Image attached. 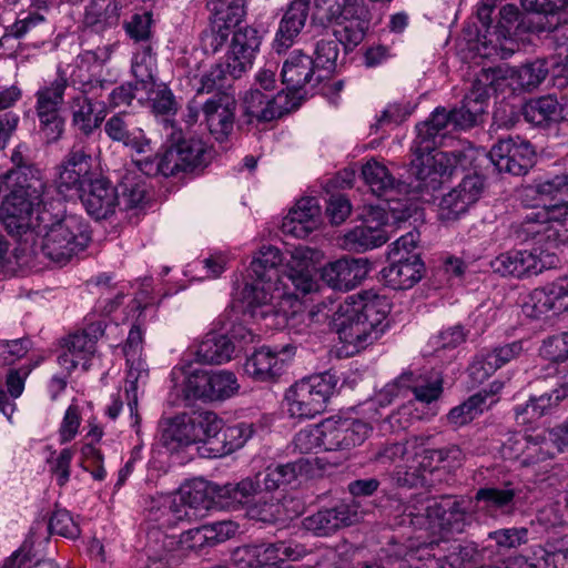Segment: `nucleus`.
Segmentation results:
<instances>
[{
	"label": "nucleus",
	"instance_id": "nucleus-3",
	"mask_svg": "<svg viewBox=\"0 0 568 568\" xmlns=\"http://www.w3.org/2000/svg\"><path fill=\"white\" fill-rule=\"evenodd\" d=\"M34 212L39 225L44 231L41 250L51 261L64 264L88 246L91 235L88 224L81 216L52 215L43 201L34 207Z\"/></svg>",
	"mask_w": 568,
	"mask_h": 568
},
{
	"label": "nucleus",
	"instance_id": "nucleus-58",
	"mask_svg": "<svg viewBox=\"0 0 568 568\" xmlns=\"http://www.w3.org/2000/svg\"><path fill=\"white\" fill-rule=\"evenodd\" d=\"M516 79L518 84L524 90H531L537 88L549 73V60L536 59L520 65L516 71Z\"/></svg>",
	"mask_w": 568,
	"mask_h": 568
},
{
	"label": "nucleus",
	"instance_id": "nucleus-59",
	"mask_svg": "<svg viewBox=\"0 0 568 568\" xmlns=\"http://www.w3.org/2000/svg\"><path fill=\"white\" fill-rule=\"evenodd\" d=\"M566 307L567 305L565 304L557 305L547 287L544 286L530 293L528 301H526L523 306V311L529 317L539 318L549 311H561Z\"/></svg>",
	"mask_w": 568,
	"mask_h": 568
},
{
	"label": "nucleus",
	"instance_id": "nucleus-51",
	"mask_svg": "<svg viewBox=\"0 0 568 568\" xmlns=\"http://www.w3.org/2000/svg\"><path fill=\"white\" fill-rule=\"evenodd\" d=\"M271 99L260 90L246 92L243 99V112L247 123H263L275 119V112L271 110Z\"/></svg>",
	"mask_w": 568,
	"mask_h": 568
},
{
	"label": "nucleus",
	"instance_id": "nucleus-17",
	"mask_svg": "<svg viewBox=\"0 0 568 568\" xmlns=\"http://www.w3.org/2000/svg\"><path fill=\"white\" fill-rule=\"evenodd\" d=\"M402 389L410 390L420 403L430 404L437 400L443 394V377L437 372L418 374L412 371L400 374L394 384L387 385L381 393L383 397L397 396Z\"/></svg>",
	"mask_w": 568,
	"mask_h": 568
},
{
	"label": "nucleus",
	"instance_id": "nucleus-62",
	"mask_svg": "<svg viewBox=\"0 0 568 568\" xmlns=\"http://www.w3.org/2000/svg\"><path fill=\"white\" fill-rule=\"evenodd\" d=\"M39 122V134L45 143L59 141L64 132V118L61 112L36 113Z\"/></svg>",
	"mask_w": 568,
	"mask_h": 568
},
{
	"label": "nucleus",
	"instance_id": "nucleus-21",
	"mask_svg": "<svg viewBox=\"0 0 568 568\" xmlns=\"http://www.w3.org/2000/svg\"><path fill=\"white\" fill-rule=\"evenodd\" d=\"M384 224V212L382 210L372 209L361 225L345 233L343 239L344 248L355 252H365L383 245L387 241Z\"/></svg>",
	"mask_w": 568,
	"mask_h": 568
},
{
	"label": "nucleus",
	"instance_id": "nucleus-20",
	"mask_svg": "<svg viewBox=\"0 0 568 568\" xmlns=\"http://www.w3.org/2000/svg\"><path fill=\"white\" fill-rule=\"evenodd\" d=\"M77 195L95 220L108 219L120 206L119 189L103 176H94Z\"/></svg>",
	"mask_w": 568,
	"mask_h": 568
},
{
	"label": "nucleus",
	"instance_id": "nucleus-10",
	"mask_svg": "<svg viewBox=\"0 0 568 568\" xmlns=\"http://www.w3.org/2000/svg\"><path fill=\"white\" fill-rule=\"evenodd\" d=\"M489 159L499 172L524 175L534 165L535 150L519 136L498 140L489 151Z\"/></svg>",
	"mask_w": 568,
	"mask_h": 568
},
{
	"label": "nucleus",
	"instance_id": "nucleus-53",
	"mask_svg": "<svg viewBox=\"0 0 568 568\" xmlns=\"http://www.w3.org/2000/svg\"><path fill=\"white\" fill-rule=\"evenodd\" d=\"M342 17L345 20L368 26L371 11L365 0H343L341 4L329 6L325 13L328 22L336 21Z\"/></svg>",
	"mask_w": 568,
	"mask_h": 568
},
{
	"label": "nucleus",
	"instance_id": "nucleus-27",
	"mask_svg": "<svg viewBox=\"0 0 568 568\" xmlns=\"http://www.w3.org/2000/svg\"><path fill=\"white\" fill-rule=\"evenodd\" d=\"M357 519L356 510H353L348 505L341 504L306 517L303 525L316 536H328L339 528L353 525Z\"/></svg>",
	"mask_w": 568,
	"mask_h": 568
},
{
	"label": "nucleus",
	"instance_id": "nucleus-38",
	"mask_svg": "<svg viewBox=\"0 0 568 568\" xmlns=\"http://www.w3.org/2000/svg\"><path fill=\"white\" fill-rule=\"evenodd\" d=\"M235 348L227 334L210 332L199 344L195 355L199 363L221 365L232 359Z\"/></svg>",
	"mask_w": 568,
	"mask_h": 568
},
{
	"label": "nucleus",
	"instance_id": "nucleus-15",
	"mask_svg": "<svg viewBox=\"0 0 568 568\" xmlns=\"http://www.w3.org/2000/svg\"><path fill=\"white\" fill-rule=\"evenodd\" d=\"M469 499L457 496H442L430 499L425 507V515L429 521L443 530L463 532L470 514Z\"/></svg>",
	"mask_w": 568,
	"mask_h": 568
},
{
	"label": "nucleus",
	"instance_id": "nucleus-36",
	"mask_svg": "<svg viewBox=\"0 0 568 568\" xmlns=\"http://www.w3.org/2000/svg\"><path fill=\"white\" fill-rule=\"evenodd\" d=\"M452 125L450 111L445 108H436L430 118L416 125L417 136L414 142L418 150H436L446 138V129Z\"/></svg>",
	"mask_w": 568,
	"mask_h": 568
},
{
	"label": "nucleus",
	"instance_id": "nucleus-30",
	"mask_svg": "<svg viewBox=\"0 0 568 568\" xmlns=\"http://www.w3.org/2000/svg\"><path fill=\"white\" fill-rule=\"evenodd\" d=\"M321 209L316 197H303L286 215L283 227L296 237H306L320 225Z\"/></svg>",
	"mask_w": 568,
	"mask_h": 568
},
{
	"label": "nucleus",
	"instance_id": "nucleus-19",
	"mask_svg": "<svg viewBox=\"0 0 568 568\" xmlns=\"http://www.w3.org/2000/svg\"><path fill=\"white\" fill-rule=\"evenodd\" d=\"M210 133L216 141L223 142L234 128L236 100L233 91L213 94L202 106Z\"/></svg>",
	"mask_w": 568,
	"mask_h": 568
},
{
	"label": "nucleus",
	"instance_id": "nucleus-24",
	"mask_svg": "<svg viewBox=\"0 0 568 568\" xmlns=\"http://www.w3.org/2000/svg\"><path fill=\"white\" fill-rule=\"evenodd\" d=\"M390 263L382 272L384 284L393 290H408L423 277L425 265L419 255L388 256Z\"/></svg>",
	"mask_w": 568,
	"mask_h": 568
},
{
	"label": "nucleus",
	"instance_id": "nucleus-42",
	"mask_svg": "<svg viewBox=\"0 0 568 568\" xmlns=\"http://www.w3.org/2000/svg\"><path fill=\"white\" fill-rule=\"evenodd\" d=\"M72 125L83 135L90 136L105 119L104 110L94 111V103L84 95H75L70 102Z\"/></svg>",
	"mask_w": 568,
	"mask_h": 568
},
{
	"label": "nucleus",
	"instance_id": "nucleus-11",
	"mask_svg": "<svg viewBox=\"0 0 568 568\" xmlns=\"http://www.w3.org/2000/svg\"><path fill=\"white\" fill-rule=\"evenodd\" d=\"M205 503V496L200 490H183L179 501L171 496H160L151 500L150 519L161 528H170L191 518L193 510Z\"/></svg>",
	"mask_w": 568,
	"mask_h": 568
},
{
	"label": "nucleus",
	"instance_id": "nucleus-57",
	"mask_svg": "<svg viewBox=\"0 0 568 568\" xmlns=\"http://www.w3.org/2000/svg\"><path fill=\"white\" fill-rule=\"evenodd\" d=\"M338 54L339 48L336 39L326 32L315 43L313 62L318 71L332 73L336 68Z\"/></svg>",
	"mask_w": 568,
	"mask_h": 568
},
{
	"label": "nucleus",
	"instance_id": "nucleus-2",
	"mask_svg": "<svg viewBox=\"0 0 568 568\" xmlns=\"http://www.w3.org/2000/svg\"><path fill=\"white\" fill-rule=\"evenodd\" d=\"M14 168L0 182L9 193L2 201L3 223L11 233H20L31 225L34 207L42 204L47 183L41 171L26 160L20 151L12 153Z\"/></svg>",
	"mask_w": 568,
	"mask_h": 568
},
{
	"label": "nucleus",
	"instance_id": "nucleus-37",
	"mask_svg": "<svg viewBox=\"0 0 568 568\" xmlns=\"http://www.w3.org/2000/svg\"><path fill=\"white\" fill-rule=\"evenodd\" d=\"M517 491L510 484L504 487H483L476 491L475 500L478 510L490 516L509 515L515 509Z\"/></svg>",
	"mask_w": 568,
	"mask_h": 568
},
{
	"label": "nucleus",
	"instance_id": "nucleus-56",
	"mask_svg": "<svg viewBox=\"0 0 568 568\" xmlns=\"http://www.w3.org/2000/svg\"><path fill=\"white\" fill-rule=\"evenodd\" d=\"M276 298H278V302L274 305V312L272 313V316L280 320L275 323L276 325H290L291 322L303 316L304 305L301 300L302 297L297 293L291 291L283 292L276 295Z\"/></svg>",
	"mask_w": 568,
	"mask_h": 568
},
{
	"label": "nucleus",
	"instance_id": "nucleus-41",
	"mask_svg": "<svg viewBox=\"0 0 568 568\" xmlns=\"http://www.w3.org/2000/svg\"><path fill=\"white\" fill-rule=\"evenodd\" d=\"M304 554V548L284 541L256 545L254 568H282L284 561L298 560Z\"/></svg>",
	"mask_w": 568,
	"mask_h": 568
},
{
	"label": "nucleus",
	"instance_id": "nucleus-5",
	"mask_svg": "<svg viewBox=\"0 0 568 568\" xmlns=\"http://www.w3.org/2000/svg\"><path fill=\"white\" fill-rule=\"evenodd\" d=\"M337 383V376L331 372L312 375L296 382L285 394L290 416L302 419L322 414Z\"/></svg>",
	"mask_w": 568,
	"mask_h": 568
},
{
	"label": "nucleus",
	"instance_id": "nucleus-52",
	"mask_svg": "<svg viewBox=\"0 0 568 568\" xmlns=\"http://www.w3.org/2000/svg\"><path fill=\"white\" fill-rule=\"evenodd\" d=\"M568 516L564 511L560 501L551 503L540 508L536 518L530 521L528 527L534 537L548 531L551 528L562 527L567 524Z\"/></svg>",
	"mask_w": 568,
	"mask_h": 568
},
{
	"label": "nucleus",
	"instance_id": "nucleus-35",
	"mask_svg": "<svg viewBox=\"0 0 568 568\" xmlns=\"http://www.w3.org/2000/svg\"><path fill=\"white\" fill-rule=\"evenodd\" d=\"M214 499L222 507L240 509L247 505L253 498L262 493L261 483L256 476L254 478L246 477L237 483H227L222 486H215L213 489Z\"/></svg>",
	"mask_w": 568,
	"mask_h": 568
},
{
	"label": "nucleus",
	"instance_id": "nucleus-23",
	"mask_svg": "<svg viewBox=\"0 0 568 568\" xmlns=\"http://www.w3.org/2000/svg\"><path fill=\"white\" fill-rule=\"evenodd\" d=\"M316 70L313 57L294 51L283 64L282 82L288 91L294 92H302L307 85L315 88L326 78Z\"/></svg>",
	"mask_w": 568,
	"mask_h": 568
},
{
	"label": "nucleus",
	"instance_id": "nucleus-12",
	"mask_svg": "<svg viewBox=\"0 0 568 568\" xmlns=\"http://www.w3.org/2000/svg\"><path fill=\"white\" fill-rule=\"evenodd\" d=\"M166 150L174 175L202 172L214 154L212 146L194 135L180 136Z\"/></svg>",
	"mask_w": 568,
	"mask_h": 568
},
{
	"label": "nucleus",
	"instance_id": "nucleus-54",
	"mask_svg": "<svg viewBox=\"0 0 568 568\" xmlns=\"http://www.w3.org/2000/svg\"><path fill=\"white\" fill-rule=\"evenodd\" d=\"M486 393H476L470 396L463 404L452 408L447 414L448 424L454 427H459L471 422L477 414L481 413L484 408H488L495 399H491L489 404L486 403Z\"/></svg>",
	"mask_w": 568,
	"mask_h": 568
},
{
	"label": "nucleus",
	"instance_id": "nucleus-40",
	"mask_svg": "<svg viewBox=\"0 0 568 568\" xmlns=\"http://www.w3.org/2000/svg\"><path fill=\"white\" fill-rule=\"evenodd\" d=\"M304 459L292 463L270 465L263 473L256 475L261 483V491L272 493L285 488L297 480L305 469Z\"/></svg>",
	"mask_w": 568,
	"mask_h": 568
},
{
	"label": "nucleus",
	"instance_id": "nucleus-18",
	"mask_svg": "<svg viewBox=\"0 0 568 568\" xmlns=\"http://www.w3.org/2000/svg\"><path fill=\"white\" fill-rule=\"evenodd\" d=\"M369 270L367 258L342 257L323 266L321 278L334 291L347 292L358 286Z\"/></svg>",
	"mask_w": 568,
	"mask_h": 568
},
{
	"label": "nucleus",
	"instance_id": "nucleus-44",
	"mask_svg": "<svg viewBox=\"0 0 568 568\" xmlns=\"http://www.w3.org/2000/svg\"><path fill=\"white\" fill-rule=\"evenodd\" d=\"M285 254L277 247L263 246L250 265V277L264 282L280 283L278 266L284 262Z\"/></svg>",
	"mask_w": 568,
	"mask_h": 568
},
{
	"label": "nucleus",
	"instance_id": "nucleus-9",
	"mask_svg": "<svg viewBox=\"0 0 568 568\" xmlns=\"http://www.w3.org/2000/svg\"><path fill=\"white\" fill-rule=\"evenodd\" d=\"M94 178L92 156L84 148L74 144L55 166L54 185L57 191L68 196L78 194Z\"/></svg>",
	"mask_w": 568,
	"mask_h": 568
},
{
	"label": "nucleus",
	"instance_id": "nucleus-64",
	"mask_svg": "<svg viewBox=\"0 0 568 568\" xmlns=\"http://www.w3.org/2000/svg\"><path fill=\"white\" fill-rule=\"evenodd\" d=\"M48 529L50 534H57L70 539H75L80 536L78 524L73 520L70 513L64 509H58L51 515Z\"/></svg>",
	"mask_w": 568,
	"mask_h": 568
},
{
	"label": "nucleus",
	"instance_id": "nucleus-49",
	"mask_svg": "<svg viewBox=\"0 0 568 568\" xmlns=\"http://www.w3.org/2000/svg\"><path fill=\"white\" fill-rule=\"evenodd\" d=\"M195 443H203L201 455L210 458L211 442L216 439L223 427V420L213 412H201L190 415Z\"/></svg>",
	"mask_w": 568,
	"mask_h": 568
},
{
	"label": "nucleus",
	"instance_id": "nucleus-4",
	"mask_svg": "<svg viewBox=\"0 0 568 568\" xmlns=\"http://www.w3.org/2000/svg\"><path fill=\"white\" fill-rule=\"evenodd\" d=\"M567 220L568 205L564 200L554 205H538L510 225L511 236L520 243H532L540 253L547 252L561 241L560 227Z\"/></svg>",
	"mask_w": 568,
	"mask_h": 568
},
{
	"label": "nucleus",
	"instance_id": "nucleus-60",
	"mask_svg": "<svg viewBox=\"0 0 568 568\" xmlns=\"http://www.w3.org/2000/svg\"><path fill=\"white\" fill-rule=\"evenodd\" d=\"M120 206L123 210H132L139 207L146 196L145 182L134 178L126 176L119 185Z\"/></svg>",
	"mask_w": 568,
	"mask_h": 568
},
{
	"label": "nucleus",
	"instance_id": "nucleus-43",
	"mask_svg": "<svg viewBox=\"0 0 568 568\" xmlns=\"http://www.w3.org/2000/svg\"><path fill=\"white\" fill-rule=\"evenodd\" d=\"M252 435L253 428L250 424L223 425L217 438L211 442L210 458H217L233 453L243 447Z\"/></svg>",
	"mask_w": 568,
	"mask_h": 568
},
{
	"label": "nucleus",
	"instance_id": "nucleus-63",
	"mask_svg": "<svg viewBox=\"0 0 568 568\" xmlns=\"http://www.w3.org/2000/svg\"><path fill=\"white\" fill-rule=\"evenodd\" d=\"M424 456L436 466L458 467L465 458V454L458 445L450 444L442 448L425 449Z\"/></svg>",
	"mask_w": 568,
	"mask_h": 568
},
{
	"label": "nucleus",
	"instance_id": "nucleus-31",
	"mask_svg": "<svg viewBox=\"0 0 568 568\" xmlns=\"http://www.w3.org/2000/svg\"><path fill=\"white\" fill-rule=\"evenodd\" d=\"M526 456L530 463H538L554 457L551 446L558 452L568 449V419L547 432L544 435L527 436Z\"/></svg>",
	"mask_w": 568,
	"mask_h": 568
},
{
	"label": "nucleus",
	"instance_id": "nucleus-48",
	"mask_svg": "<svg viewBox=\"0 0 568 568\" xmlns=\"http://www.w3.org/2000/svg\"><path fill=\"white\" fill-rule=\"evenodd\" d=\"M68 85L65 73L58 70L57 78L37 91L36 113L60 112Z\"/></svg>",
	"mask_w": 568,
	"mask_h": 568
},
{
	"label": "nucleus",
	"instance_id": "nucleus-26",
	"mask_svg": "<svg viewBox=\"0 0 568 568\" xmlns=\"http://www.w3.org/2000/svg\"><path fill=\"white\" fill-rule=\"evenodd\" d=\"M311 0H293L283 18L281 19L278 30L276 32L273 48L277 53H282L290 49L296 37L305 27Z\"/></svg>",
	"mask_w": 568,
	"mask_h": 568
},
{
	"label": "nucleus",
	"instance_id": "nucleus-6",
	"mask_svg": "<svg viewBox=\"0 0 568 568\" xmlns=\"http://www.w3.org/2000/svg\"><path fill=\"white\" fill-rule=\"evenodd\" d=\"M413 160L409 163V187L415 193H429L440 189L457 168L459 156L436 150H418L416 142L412 146Z\"/></svg>",
	"mask_w": 568,
	"mask_h": 568
},
{
	"label": "nucleus",
	"instance_id": "nucleus-55",
	"mask_svg": "<svg viewBox=\"0 0 568 568\" xmlns=\"http://www.w3.org/2000/svg\"><path fill=\"white\" fill-rule=\"evenodd\" d=\"M229 81L231 72H229L227 63L225 61L214 64L207 72H205L196 88L197 94L217 93L221 91H232Z\"/></svg>",
	"mask_w": 568,
	"mask_h": 568
},
{
	"label": "nucleus",
	"instance_id": "nucleus-7",
	"mask_svg": "<svg viewBox=\"0 0 568 568\" xmlns=\"http://www.w3.org/2000/svg\"><path fill=\"white\" fill-rule=\"evenodd\" d=\"M498 79L499 72L496 69H481L478 72L462 105L450 110L452 125L455 129L466 130L478 124L491 93L496 91L495 83Z\"/></svg>",
	"mask_w": 568,
	"mask_h": 568
},
{
	"label": "nucleus",
	"instance_id": "nucleus-34",
	"mask_svg": "<svg viewBox=\"0 0 568 568\" xmlns=\"http://www.w3.org/2000/svg\"><path fill=\"white\" fill-rule=\"evenodd\" d=\"M243 290V298L246 303V312L254 318H266L274 312L273 300L275 293H280V283L264 282L251 278Z\"/></svg>",
	"mask_w": 568,
	"mask_h": 568
},
{
	"label": "nucleus",
	"instance_id": "nucleus-25",
	"mask_svg": "<svg viewBox=\"0 0 568 568\" xmlns=\"http://www.w3.org/2000/svg\"><path fill=\"white\" fill-rule=\"evenodd\" d=\"M106 136L114 143L130 148L138 153L151 150V140L141 128L133 126L128 112L111 115L104 123Z\"/></svg>",
	"mask_w": 568,
	"mask_h": 568
},
{
	"label": "nucleus",
	"instance_id": "nucleus-45",
	"mask_svg": "<svg viewBox=\"0 0 568 568\" xmlns=\"http://www.w3.org/2000/svg\"><path fill=\"white\" fill-rule=\"evenodd\" d=\"M192 430L191 417L187 414H180L168 419L161 433V443L169 450H178L180 447L195 443Z\"/></svg>",
	"mask_w": 568,
	"mask_h": 568
},
{
	"label": "nucleus",
	"instance_id": "nucleus-29",
	"mask_svg": "<svg viewBox=\"0 0 568 568\" xmlns=\"http://www.w3.org/2000/svg\"><path fill=\"white\" fill-rule=\"evenodd\" d=\"M523 352V343L516 341L497 346L491 351L477 355L470 365V375L474 379L483 382L498 368L517 358Z\"/></svg>",
	"mask_w": 568,
	"mask_h": 568
},
{
	"label": "nucleus",
	"instance_id": "nucleus-61",
	"mask_svg": "<svg viewBox=\"0 0 568 568\" xmlns=\"http://www.w3.org/2000/svg\"><path fill=\"white\" fill-rule=\"evenodd\" d=\"M149 100L151 102L152 112L156 115H175L180 109V103L172 90L164 83L151 90Z\"/></svg>",
	"mask_w": 568,
	"mask_h": 568
},
{
	"label": "nucleus",
	"instance_id": "nucleus-16",
	"mask_svg": "<svg viewBox=\"0 0 568 568\" xmlns=\"http://www.w3.org/2000/svg\"><path fill=\"white\" fill-rule=\"evenodd\" d=\"M322 424V445L326 452L346 450L358 446L368 437L371 426L359 419H326Z\"/></svg>",
	"mask_w": 568,
	"mask_h": 568
},
{
	"label": "nucleus",
	"instance_id": "nucleus-28",
	"mask_svg": "<svg viewBox=\"0 0 568 568\" xmlns=\"http://www.w3.org/2000/svg\"><path fill=\"white\" fill-rule=\"evenodd\" d=\"M566 564H568L567 537L556 542L548 541L545 547L537 546L529 555L515 559L517 568H566Z\"/></svg>",
	"mask_w": 568,
	"mask_h": 568
},
{
	"label": "nucleus",
	"instance_id": "nucleus-22",
	"mask_svg": "<svg viewBox=\"0 0 568 568\" xmlns=\"http://www.w3.org/2000/svg\"><path fill=\"white\" fill-rule=\"evenodd\" d=\"M484 182L479 175H468L445 194L439 203L438 216L442 221H455L466 213L480 196Z\"/></svg>",
	"mask_w": 568,
	"mask_h": 568
},
{
	"label": "nucleus",
	"instance_id": "nucleus-39",
	"mask_svg": "<svg viewBox=\"0 0 568 568\" xmlns=\"http://www.w3.org/2000/svg\"><path fill=\"white\" fill-rule=\"evenodd\" d=\"M121 8L116 0H91L85 7L83 23L91 31L103 33L119 24Z\"/></svg>",
	"mask_w": 568,
	"mask_h": 568
},
{
	"label": "nucleus",
	"instance_id": "nucleus-47",
	"mask_svg": "<svg viewBox=\"0 0 568 568\" xmlns=\"http://www.w3.org/2000/svg\"><path fill=\"white\" fill-rule=\"evenodd\" d=\"M361 175L369 186L373 194L378 197H386L394 192L396 179L382 162L371 159L362 166Z\"/></svg>",
	"mask_w": 568,
	"mask_h": 568
},
{
	"label": "nucleus",
	"instance_id": "nucleus-33",
	"mask_svg": "<svg viewBox=\"0 0 568 568\" xmlns=\"http://www.w3.org/2000/svg\"><path fill=\"white\" fill-rule=\"evenodd\" d=\"M284 366L285 359L278 352L263 346L247 357L244 371L256 382L273 383L283 374Z\"/></svg>",
	"mask_w": 568,
	"mask_h": 568
},
{
	"label": "nucleus",
	"instance_id": "nucleus-46",
	"mask_svg": "<svg viewBox=\"0 0 568 568\" xmlns=\"http://www.w3.org/2000/svg\"><path fill=\"white\" fill-rule=\"evenodd\" d=\"M525 119L535 125H546L562 116V106L554 95H544L529 100L523 109Z\"/></svg>",
	"mask_w": 568,
	"mask_h": 568
},
{
	"label": "nucleus",
	"instance_id": "nucleus-13",
	"mask_svg": "<svg viewBox=\"0 0 568 568\" xmlns=\"http://www.w3.org/2000/svg\"><path fill=\"white\" fill-rule=\"evenodd\" d=\"M143 348V332L139 325H133L129 332L123 353L126 358L128 373L125 393L131 413L138 406V389L145 386L149 379V366L141 357Z\"/></svg>",
	"mask_w": 568,
	"mask_h": 568
},
{
	"label": "nucleus",
	"instance_id": "nucleus-14",
	"mask_svg": "<svg viewBox=\"0 0 568 568\" xmlns=\"http://www.w3.org/2000/svg\"><path fill=\"white\" fill-rule=\"evenodd\" d=\"M261 43L262 37L253 27H239L233 32L230 49L224 57L232 80L240 79L252 68Z\"/></svg>",
	"mask_w": 568,
	"mask_h": 568
},
{
	"label": "nucleus",
	"instance_id": "nucleus-1",
	"mask_svg": "<svg viewBox=\"0 0 568 568\" xmlns=\"http://www.w3.org/2000/svg\"><path fill=\"white\" fill-rule=\"evenodd\" d=\"M389 312L387 297L366 292L358 302L336 304L328 298L315 305L307 316L313 323L326 324L342 343L359 352L384 333Z\"/></svg>",
	"mask_w": 568,
	"mask_h": 568
},
{
	"label": "nucleus",
	"instance_id": "nucleus-50",
	"mask_svg": "<svg viewBox=\"0 0 568 568\" xmlns=\"http://www.w3.org/2000/svg\"><path fill=\"white\" fill-rule=\"evenodd\" d=\"M206 7L212 14L211 20L231 31H234L245 13L244 0H207Z\"/></svg>",
	"mask_w": 568,
	"mask_h": 568
},
{
	"label": "nucleus",
	"instance_id": "nucleus-8",
	"mask_svg": "<svg viewBox=\"0 0 568 568\" xmlns=\"http://www.w3.org/2000/svg\"><path fill=\"white\" fill-rule=\"evenodd\" d=\"M239 388L240 385L233 372L196 369L186 376L183 394L186 399L217 402L232 397Z\"/></svg>",
	"mask_w": 568,
	"mask_h": 568
},
{
	"label": "nucleus",
	"instance_id": "nucleus-32",
	"mask_svg": "<svg viewBox=\"0 0 568 568\" xmlns=\"http://www.w3.org/2000/svg\"><path fill=\"white\" fill-rule=\"evenodd\" d=\"M491 267L496 273L503 276L520 278L531 274H538L544 265L535 253L523 250L509 251L498 255L491 262Z\"/></svg>",
	"mask_w": 568,
	"mask_h": 568
}]
</instances>
